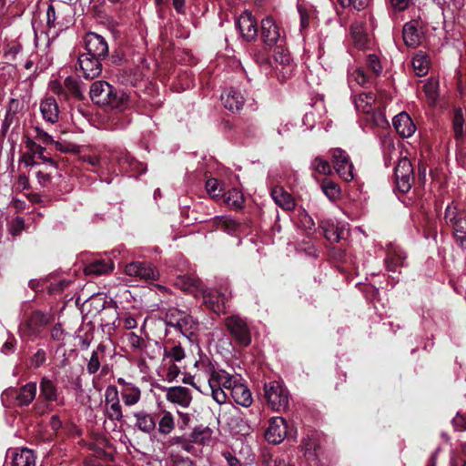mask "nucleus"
I'll return each mask as SVG.
<instances>
[{"label":"nucleus","mask_w":466,"mask_h":466,"mask_svg":"<svg viewBox=\"0 0 466 466\" xmlns=\"http://www.w3.org/2000/svg\"><path fill=\"white\" fill-rule=\"evenodd\" d=\"M65 90L68 95V98L73 96L78 100L84 98V90L79 83V81L73 76H67L64 80Z\"/></svg>","instance_id":"37"},{"label":"nucleus","mask_w":466,"mask_h":466,"mask_svg":"<svg viewBox=\"0 0 466 466\" xmlns=\"http://www.w3.org/2000/svg\"><path fill=\"white\" fill-rule=\"evenodd\" d=\"M287 423L282 417L270 419L269 425L265 432L266 440L272 444H279L287 435Z\"/></svg>","instance_id":"14"},{"label":"nucleus","mask_w":466,"mask_h":466,"mask_svg":"<svg viewBox=\"0 0 466 466\" xmlns=\"http://www.w3.org/2000/svg\"><path fill=\"white\" fill-rule=\"evenodd\" d=\"M350 32L354 45L360 49H365L368 46L369 37L362 32V28L358 25H352Z\"/></svg>","instance_id":"42"},{"label":"nucleus","mask_w":466,"mask_h":466,"mask_svg":"<svg viewBox=\"0 0 466 466\" xmlns=\"http://www.w3.org/2000/svg\"><path fill=\"white\" fill-rule=\"evenodd\" d=\"M225 201L231 208H241L244 203V197L241 191L233 188L228 191Z\"/></svg>","instance_id":"43"},{"label":"nucleus","mask_w":466,"mask_h":466,"mask_svg":"<svg viewBox=\"0 0 466 466\" xmlns=\"http://www.w3.org/2000/svg\"><path fill=\"white\" fill-rule=\"evenodd\" d=\"M463 123H464L463 115H462L461 110L459 109L455 112L454 117H453V129H454L455 137L457 138H459L462 136Z\"/></svg>","instance_id":"58"},{"label":"nucleus","mask_w":466,"mask_h":466,"mask_svg":"<svg viewBox=\"0 0 466 466\" xmlns=\"http://www.w3.org/2000/svg\"><path fill=\"white\" fill-rule=\"evenodd\" d=\"M271 198L281 208L287 211L293 210L296 206L293 197L281 187H275L271 189Z\"/></svg>","instance_id":"25"},{"label":"nucleus","mask_w":466,"mask_h":466,"mask_svg":"<svg viewBox=\"0 0 466 466\" xmlns=\"http://www.w3.org/2000/svg\"><path fill=\"white\" fill-rule=\"evenodd\" d=\"M105 414L110 420L120 421L123 419L119 391L114 385H109L105 390Z\"/></svg>","instance_id":"8"},{"label":"nucleus","mask_w":466,"mask_h":466,"mask_svg":"<svg viewBox=\"0 0 466 466\" xmlns=\"http://www.w3.org/2000/svg\"><path fill=\"white\" fill-rule=\"evenodd\" d=\"M114 89L115 88L106 81H96L90 87V98L96 105L107 106L111 101Z\"/></svg>","instance_id":"15"},{"label":"nucleus","mask_w":466,"mask_h":466,"mask_svg":"<svg viewBox=\"0 0 466 466\" xmlns=\"http://www.w3.org/2000/svg\"><path fill=\"white\" fill-rule=\"evenodd\" d=\"M189 441L200 445H209L213 441V431L208 426H197L190 433Z\"/></svg>","instance_id":"28"},{"label":"nucleus","mask_w":466,"mask_h":466,"mask_svg":"<svg viewBox=\"0 0 466 466\" xmlns=\"http://www.w3.org/2000/svg\"><path fill=\"white\" fill-rule=\"evenodd\" d=\"M164 357L172 362H178L185 359L186 353L180 344L174 345L170 349H166Z\"/></svg>","instance_id":"50"},{"label":"nucleus","mask_w":466,"mask_h":466,"mask_svg":"<svg viewBox=\"0 0 466 466\" xmlns=\"http://www.w3.org/2000/svg\"><path fill=\"white\" fill-rule=\"evenodd\" d=\"M438 82L434 79H429L423 86V91L429 101V104L433 106L438 98Z\"/></svg>","instance_id":"49"},{"label":"nucleus","mask_w":466,"mask_h":466,"mask_svg":"<svg viewBox=\"0 0 466 466\" xmlns=\"http://www.w3.org/2000/svg\"><path fill=\"white\" fill-rule=\"evenodd\" d=\"M175 428V420L169 411H164L158 421V431L161 434L167 435Z\"/></svg>","instance_id":"45"},{"label":"nucleus","mask_w":466,"mask_h":466,"mask_svg":"<svg viewBox=\"0 0 466 466\" xmlns=\"http://www.w3.org/2000/svg\"><path fill=\"white\" fill-rule=\"evenodd\" d=\"M317 442L315 439L308 438L302 441V449L304 451V457L308 462H312L317 458Z\"/></svg>","instance_id":"46"},{"label":"nucleus","mask_w":466,"mask_h":466,"mask_svg":"<svg viewBox=\"0 0 466 466\" xmlns=\"http://www.w3.org/2000/svg\"><path fill=\"white\" fill-rule=\"evenodd\" d=\"M85 45L87 56L105 58L108 54V46L103 36L96 33L90 32L85 36Z\"/></svg>","instance_id":"11"},{"label":"nucleus","mask_w":466,"mask_h":466,"mask_svg":"<svg viewBox=\"0 0 466 466\" xmlns=\"http://www.w3.org/2000/svg\"><path fill=\"white\" fill-rule=\"evenodd\" d=\"M397 133L403 137H410L416 131V126L406 112L395 116L392 120Z\"/></svg>","instance_id":"20"},{"label":"nucleus","mask_w":466,"mask_h":466,"mask_svg":"<svg viewBox=\"0 0 466 466\" xmlns=\"http://www.w3.org/2000/svg\"><path fill=\"white\" fill-rule=\"evenodd\" d=\"M465 210H460L454 203L448 205L445 210L444 219L449 226H452L456 221H458L462 214H465Z\"/></svg>","instance_id":"48"},{"label":"nucleus","mask_w":466,"mask_h":466,"mask_svg":"<svg viewBox=\"0 0 466 466\" xmlns=\"http://www.w3.org/2000/svg\"><path fill=\"white\" fill-rule=\"evenodd\" d=\"M78 64L86 79H94L102 72L101 58L96 56H87L84 53L78 57Z\"/></svg>","instance_id":"16"},{"label":"nucleus","mask_w":466,"mask_h":466,"mask_svg":"<svg viewBox=\"0 0 466 466\" xmlns=\"http://www.w3.org/2000/svg\"><path fill=\"white\" fill-rule=\"evenodd\" d=\"M430 59L425 53L420 51L413 56L412 67L417 76H425L428 73Z\"/></svg>","instance_id":"36"},{"label":"nucleus","mask_w":466,"mask_h":466,"mask_svg":"<svg viewBox=\"0 0 466 466\" xmlns=\"http://www.w3.org/2000/svg\"><path fill=\"white\" fill-rule=\"evenodd\" d=\"M273 59L276 63L281 66H289L291 57L287 49L281 47V46H278L274 51Z\"/></svg>","instance_id":"53"},{"label":"nucleus","mask_w":466,"mask_h":466,"mask_svg":"<svg viewBox=\"0 0 466 466\" xmlns=\"http://www.w3.org/2000/svg\"><path fill=\"white\" fill-rule=\"evenodd\" d=\"M120 393L126 406H134L138 403L141 399V390L134 384L121 388Z\"/></svg>","instance_id":"34"},{"label":"nucleus","mask_w":466,"mask_h":466,"mask_svg":"<svg viewBox=\"0 0 466 466\" xmlns=\"http://www.w3.org/2000/svg\"><path fill=\"white\" fill-rule=\"evenodd\" d=\"M164 319L167 326L174 328L188 339H191L198 329V321L177 308H169Z\"/></svg>","instance_id":"1"},{"label":"nucleus","mask_w":466,"mask_h":466,"mask_svg":"<svg viewBox=\"0 0 466 466\" xmlns=\"http://www.w3.org/2000/svg\"><path fill=\"white\" fill-rule=\"evenodd\" d=\"M230 395L237 404L246 408L249 407L253 402L249 389L240 382L233 388Z\"/></svg>","instance_id":"29"},{"label":"nucleus","mask_w":466,"mask_h":466,"mask_svg":"<svg viewBox=\"0 0 466 466\" xmlns=\"http://www.w3.org/2000/svg\"><path fill=\"white\" fill-rule=\"evenodd\" d=\"M236 25L245 40L251 41L257 37L258 25L250 12L244 11L238 18Z\"/></svg>","instance_id":"13"},{"label":"nucleus","mask_w":466,"mask_h":466,"mask_svg":"<svg viewBox=\"0 0 466 466\" xmlns=\"http://www.w3.org/2000/svg\"><path fill=\"white\" fill-rule=\"evenodd\" d=\"M366 120L377 127L388 126L384 113L379 107H373L370 115H366Z\"/></svg>","instance_id":"51"},{"label":"nucleus","mask_w":466,"mask_h":466,"mask_svg":"<svg viewBox=\"0 0 466 466\" xmlns=\"http://www.w3.org/2000/svg\"><path fill=\"white\" fill-rule=\"evenodd\" d=\"M40 162L41 160L36 159V157L31 152L24 154L20 159V163L25 167H37Z\"/></svg>","instance_id":"63"},{"label":"nucleus","mask_w":466,"mask_h":466,"mask_svg":"<svg viewBox=\"0 0 466 466\" xmlns=\"http://www.w3.org/2000/svg\"><path fill=\"white\" fill-rule=\"evenodd\" d=\"M261 36L264 43L272 46L281 41V35L278 25L272 17H266L261 21Z\"/></svg>","instance_id":"19"},{"label":"nucleus","mask_w":466,"mask_h":466,"mask_svg":"<svg viewBox=\"0 0 466 466\" xmlns=\"http://www.w3.org/2000/svg\"><path fill=\"white\" fill-rule=\"evenodd\" d=\"M136 418V427L143 432L150 433L156 428V420L153 415L146 411H138L134 414Z\"/></svg>","instance_id":"32"},{"label":"nucleus","mask_w":466,"mask_h":466,"mask_svg":"<svg viewBox=\"0 0 466 466\" xmlns=\"http://www.w3.org/2000/svg\"><path fill=\"white\" fill-rule=\"evenodd\" d=\"M464 6V0H444L442 12L445 17L459 15L461 9Z\"/></svg>","instance_id":"47"},{"label":"nucleus","mask_w":466,"mask_h":466,"mask_svg":"<svg viewBox=\"0 0 466 466\" xmlns=\"http://www.w3.org/2000/svg\"><path fill=\"white\" fill-rule=\"evenodd\" d=\"M223 106L231 112L239 111L245 102L241 93L234 88H229L221 94Z\"/></svg>","instance_id":"23"},{"label":"nucleus","mask_w":466,"mask_h":466,"mask_svg":"<svg viewBox=\"0 0 466 466\" xmlns=\"http://www.w3.org/2000/svg\"><path fill=\"white\" fill-rule=\"evenodd\" d=\"M215 223L218 228H221L228 234H233L239 228V224L230 217H217Z\"/></svg>","instance_id":"41"},{"label":"nucleus","mask_w":466,"mask_h":466,"mask_svg":"<svg viewBox=\"0 0 466 466\" xmlns=\"http://www.w3.org/2000/svg\"><path fill=\"white\" fill-rule=\"evenodd\" d=\"M11 459V466H35V456L32 450L27 448L9 449L6 460Z\"/></svg>","instance_id":"17"},{"label":"nucleus","mask_w":466,"mask_h":466,"mask_svg":"<svg viewBox=\"0 0 466 466\" xmlns=\"http://www.w3.org/2000/svg\"><path fill=\"white\" fill-rule=\"evenodd\" d=\"M176 285L185 291L194 293L195 296H198V293H199L203 288L201 280L191 276H181L177 278Z\"/></svg>","instance_id":"33"},{"label":"nucleus","mask_w":466,"mask_h":466,"mask_svg":"<svg viewBox=\"0 0 466 466\" xmlns=\"http://www.w3.org/2000/svg\"><path fill=\"white\" fill-rule=\"evenodd\" d=\"M451 227L453 228L456 243L466 249V213L462 214V217Z\"/></svg>","instance_id":"35"},{"label":"nucleus","mask_w":466,"mask_h":466,"mask_svg":"<svg viewBox=\"0 0 466 466\" xmlns=\"http://www.w3.org/2000/svg\"><path fill=\"white\" fill-rule=\"evenodd\" d=\"M50 322V316L41 311H35L27 320L20 326V332L23 336L33 338L37 337Z\"/></svg>","instance_id":"7"},{"label":"nucleus","mask_w":466,"mask_h":466,"mask_svg":"<svg viewBox=\"0 0 466 466\" xmlns=\"http://www.w3.org/2000/svg\"><path fill=\"white\" fill-rule=\"evenodd\" d=\"M34 130L35 132V138L41 143L46 145L55 143L53 137L48 133L44 131L41 127H35Z\"/></svg>","instance_id":"64"},{"label":"nucleus","mask_w":466,"mask_h":466,"mask_svg":"<svg viewBox=\"0 0 466 466\" xmlns=\"http://www.w3.org/2000/svg\"><path fill=\"white\" fill-rule=\"evenodd\" d=\"M106 350L104 344H99L95 350H93L90 360L86 366V370L89 374H95L100 368L101 356Z\"/></svg>","instance_id":"39"},{"label":"nucleus","mask_w":466,"mask_h":466,"mask_svg":"<svg viewBox=\"0 0 466 466\" xmlns=\"http://www.w3.org/2000/svg\"><path fill=\"white\" fill-rule=\"evenodd\" d=\"M232 423V431L236 434H239L241 436H246L250 433V426L248 421L241 417H235L231 420Z\"/></svg>","instance_id":"52"},{"label":"nucleus","mask_w":466,"mask_h":466,"mask_svg":"<svg viewBox=\"0 0 466 466\" xmlns=\"http://www.w3.org/2000/svg\"><path fill=\"white\" fill-rule=\"evenodd\" d=\"M312 168L319 174L329 175L331 173V167L329 163L319 157H317L311 162Z\"/></svg>","instance_id":"54"},{"label":"nucleus","mask_w":466,"mask_h":466,"mask_svg":"<svg viewBox=\"0 0 466 466\" xmlns=\"http://www.w3.org/2000/svg\"><path fill=\"white\" fill-rule=\"evenodd\" d=\"M46 360V354L43 349H39L32 356L30 360V367L32 368H39L41 367Z\"/></svg>","instance_id":"60"},{"label":"nucleus","mask_w":466,"mask_h":466,"mask_svg":"<svg viewBox=\"0 0 466 466\" xmlns=\"http://www.w3.org/2000/svg\"><path fill=\"white\" fill-rule=\"evenodd\" d=\"M129 95L125 91L116 92L115 89L111 96V101L107 106H111L117 109H124L127 106L129 102Z\"/></svg>","instance_id":"44"},{"label":"nucleus","mask_w":466,"mask_h":466,"mask_svg":"<svg viewBox=\"0 0 466 466\" xmlns=\"http://www.w3.org/2000/svg\"><path fill=\"white\" fill-rule=\"evenodd\" d=\"M239 381L234 376L223 370H218L216 377L211 379L209 390L213 400L218 404H224L227 401L228 394L224 390L230 392Z\"/></svg>","instance_id":"3"},{"label":"nucleus","mask_w":466,"mask_h":466,"mask_svg":"<svg viewBox=\"0 0 466 466\" xmlns=\"http://www.w3.org/2000/svg\"><path fill=\"white\" fill-rule=\"evenodd\" d=\"M332 162L338 175L345 181H351L354 178L353 165L348 154L340 148L332 152Z\"/></svg>","instance_id":"10"},{"label":"nucleus","mask_w":466,"mask_h":466,"mask_svg":"<svg viewBox=\"0 0 466 466\" xmlns=\"http://www.w3.org/2000/svg\"><path fill=\"white\" fill-rule=\"evenodd\" d=\"M59 12H56L55 5H49L46 10V22L49 27H56L59 25V22L56 21Z\"/></svg>","instance_id":"62"},{"label":"nucleus","mask_w":466,"mask_h":466,"mask_svg":"<svg viewBox=\"0 0 466 466\" xmlns=\"http://www.w3.org/2000/svg\"><path fill=\"white\" fill-rule=\"evenodd\" d=\"M371 76L367 75L360 67H356L349 74V85L350 87L354 86H364L370 81Z\"/></svg>","instance_id":"38"},{"label":"nucleus","mask_w":466,"mask_h":466,"mask_svg":"<svg viewBox=\"0 0 466 466\" xmlns=\"http://www.w3.org/2000/svg\"><path fill=\"white\" fill-rule=\"evenodd\" d=\"M40 397L47 402H54L58 400L56 385L47 377H43L39 383Z\"/></svg>","instance_id":"30"},{"label":"nucleus","mask_w":466,"mask_h":466,"mask_svg":"<svg viewBox=\"0 0 466 466\" xmlns=\"http://www.w3.org/2000/svg\"><path fill=\"white\" fill-rule=\"evenodd\" d=\"M40 111L45 121L55 124L59 119V107L53 96H46L40 102Z\"/></svg>","instance_id":"22"},{"label":"nucleus","mask_w":466,"mask_h":466,"mask_svg":"<svg viewBox=\"0 0 466 466\" xmlns=\"http://www.w3.org/2000/svg\"><path fill=\"white\" fill-rule=\"evenodd\" d=\"M225 325L231 337L238 345L247 347L250 344L251 333L245 319L239 316L233 315L226 319Z\"/></svg>","instance_id":"4"},{"label":"nucleus","mask_w":466,"mask_h":466,"mask_svg":"<svg viewBox=\"0 0 466 466\" xmlns=\"http://www.w3.org/2000/svg\"><path fill=\"white\" fill-rule=\"evenodd\" d=\"M375 101V96L371 92L361 93L353 99L356 109L365 115H370L372 111Z\"/></svg>","instance_id":"31"},{"label":"nucleus","mask_w":466,"mask_h":466,"mask_svg":"<svg viewBox=\"0 0 466 466\" xmlns=\"http://www.w3.org/2000/svg\"><path fill=\"white\" fill-rule=\"evenodd\" d=\"M127 276L138 278L143 280H156L159 277L157 269L149 262L135 261L125 268Z\"/></svg>","instance_id":"9"},{"label":"nucleus","mask_w":466,"mask_h":466,"mask_svg":"<svg viewBox=\"0 0 466 466\" xmlns=\"http://www.w3.org/2000/svg\"><path fill=\"white\" fill-rule=\"evenodd\" d=\"M367 66L369 69L374 74V76H379L382 71V66L378 56L374 54H370L367 56L366 59Z\"/></svg>","instance_id":"56"},{"label":"nucleus","mask_w":466,"mask_h":466,"mask_svg":"<svg viewBox=\"0 0 466 466\" xmlns=\"http://www.w3.org/2000/svg\"><path fill=\"white\" fill-rule=\"evenodd\" d=\"M199 293L202 294L204 304L208 309L218 314L225 312L226 304L230 298V293L227 289L221 291L202 288Z\"/></svg>","instance_id":"6"},{"label":"nucleus","mask_w":466,"mask_h":466,"mask_svg":"<svg viewBox=\"0 0 466 466\" xmlns=\"http://www.w3.org/2000/svg\"><path fill=\"white\" fill-rule=\"evenodd\" d=\"M49 88L54 94L60 96L61 99H68V95L65 90L64 83L62 84L57 80L52 81L50 82Z\"/></svg>","instance_id":"61"},{"label":"nucleus","mask_w":466,"mask_h":466,"mask_svg":"<svg viewBox=\"0 0 466 466\" xmlns=\"http://www.w3.org/2000/svg\"><path fill=\"white\" fill-rule=\"evenodd\" d=\"M206 189L212 198L219 197L223 190L222 184L216 178H209L207 180Z\"/></svg>","instance_id":"55"},{"label":"nucleus","mask_w":466,"mask_h":466,"mask_svg":"<svg viewBox=\"0 0 466 466\" xmlns=\"http://www.w3.org/2000/svg\"><path fill=\"white\" fill-rule=\"evenodd\" d=\"M423 34L422 23L419 20H411L403 26V41L409 47L416 48L419 46L422 41Z\"/></svg>","instance_id":"12"},{"label":"nucleus","mask_w":466,"mask_h":466,"mask_svg":"<svg viewBox=\"0 0 466 466\" xmlns=\"http://www.w3.org/2000/svg\"><path fill=\"white\" fill-rule=\"evenodd\" d=\"M395 184L401 193H407L414 182L413 168L407 157L400 159L394 169Z\"/></svg>","instance_id":"5"},{"label":"nucleus","mask_w":466,"mask_h":466,"mask_svg":"<svg viewBox=\"0 0 466 466\" xmlns=\"http://www.w3.org/2000/svg\"><path fill=\"white\" fill-rule=\"evenodd\" d=\"M128 345L134 350H141L146 347V343L144 339L137 335L135 332H129L127 335Z\"/></svg>","instance_id":"57"},{"label":"nucleus","mask_w":466,"mask_h":466,"mask_svg":"<svg viewBox=\"0 0 466 466\" xmlns=\"http://www.w3.org/2000/svg\"><path fill=\"white\" fill-rule=\"evenodd\" d=\"M197 374L198 376H205L208 380V387L210 386L211 379L216 377L218 370L216 369L210 359L207 356H200L199 360L195 362Z\"/></svg>","instance_id":"26"},{"label":"nucleus","mask_w":466,"mask_h":466,"mask_svg":"<svg viewBox=\"0 0 466 466\" xmlns=\"http://www.w3.org/2000/svg\"><path fill=\"white\" fill-rule=\"evenodd\" d=\"M325 238L330 242H339L343 238V229L332 226L324 230Z\"/></svg>","instance_id":"59"},{"label":"nucleus","mask_w":466,"mask_h":466,"mask_svg":"<svg viewBox=\"0 0 466 466\" xmlns=\"http://www.w3.org/2000/svg\"><path fill=\"white\" fill-rule=\"evenodd\" d=\"M321 190L330 201H335L340 197V188L339 185L328 178L323 179L321 183Z\"/></svg>","instance_id":"40"},{"label":"nucleus","mask_w":466,"mask_h":466,"mask_svg":"<svg viewBox=\"0 0 466 466\" xmlns=\"http://www.w3.org/2000/svg\"><path fill=\"white\" fill-rule=\"evenodd\" d=\"M264 396L268 406L276 411H284L289 407V394L281 381L273 380L265 383Z\"/></svg>","instance_id":"2"},{"label":"nucleus","mask_w":466,"mask_h":466,"mask_svg":"<svg viewBox=\"0 0 466 466\" xmlns=\"http://www.w3.org/2000/svg\"><path fill=\"white\" fill-rule=\"evenodd\" d=\"M113 269L114 265L109 259H96L85 266L84 272L86 275L101 276L111 272Z\"/></svg>","instance_id":"27"},{"label":"nucleus","mask_w":466,"mask_h":466,"mask_svg":"<svg viewBox=\"0 0 466 466\" xmlns=\"http://www.w3.org/2000/svg\"><path fill=\"white\" fill-rule=\"evenodd\" d=\"M407 256L406 253L398 245L390 243L387 248L385 258L386 269L390 272H398L399 268L403 267Z\"/></svg>","instance_id":"18"},{"label":"nucleus","mask_w":466,"mask_h":466,"mask_svg":"<svg viewBox=\"0 0 466 466\" xmlns=\"http://www.w3.org/2000/svg\"><path fill=\"white\" fill-rule=\"evenodd\" d=\"M36 383L28 382L22 386L19 390H12L15 393L16 404L19 406H28L35 398Z\"/></svg>","instance_id":"24"},{"label":"nucleus","mask_w":466,"mask_h":466,"mask_svg":"<svg viewBox=\"0 0 466 466\" xmlns=\"http://www.w3.org/2000/svg\"><path fill=\"white\" fill-rule=\"evenodd\" d=\"M166 398L168 401L184 408L188 407L192 400L190 390L182 386L168 388L167 390Z\"/></svg>","instance_id":"21"}]
</instances>
